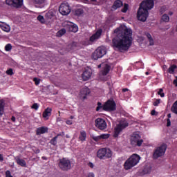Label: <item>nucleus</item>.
<instances>
[{"label":"nucleus","instance_id":"21","mask_svg":"<svg viewBox=\"0 0 177 177\" xmlns=\"http://www.w3.org/2000/svg\"><path fill=\"white\" fill-rule=\"evenodd\" d=\"M111 67L109 64H106L104 68L101 71L102 75H107L110 73Z\"/></svg>","mask_w":177,"mask_h":177},{"label":"nucleus","instance_id":"47","mask_svg":"<svg viewBox=\"0 0 177 177\" xmlns=\"http://www.w3.org/2000/svg\"><path fill=\"white\" fill-rule=\"evenodd\" d=\"M93 139L95 142H99V140H102L100 136L93 137Z\"/></svg>","mask_w":177,"mask_h":177},{"label":"nucleus","instance_id":"56","mask_svg":"<svg viewBox=\"0 0 177 177\" xmlns=\"http://www.w3.org/2000/svg\"><path fill=\"white\" fill-rule=\"evenodd\" d=\"M151 114L152 115H156V110H152V111H151Z\"/></svg>","mask_w":177,"mask_h":177},{"label":"nucleus","instance_id":"43","mask_svg":"<svg viewBox=\"0 0 177 177\" xmlns=\"http://www.w3.org/2000/svg\"><path fill=\"white\" fill-rule=\"evenodd\" d=\"M33 81L35 84V85H38L41 82V79H38L37 77L33 78Z\"/></svg>","mask_w":177,"mask_h":177},{"label":"nucleus","instance_id":"28","mask_svg":"<svg viewBox=\"0 0 177 177\" xmlns=\"http://www.w3.org/2000/svg\"><path fill=\"white\" fill-rule=\"evenodd\" d=\"M96 111H104V105L102 104V102H98L97 104V107H96Z\"/></svg>","mask_w":177,"mask_h":177},{"label":"nucleus","instance_id":"45","mask_svg":"<svg viewBox=\"0 0 177 177\" xmlns=\"http://www.w3.org/2000/svg\"><path fill=\"white\" fill-rule=\"evenodd\" d=\"M143 174H147L150 172V169L147 168V167H145L142 170Z\"/></svg>","mask_w":177,"mask_h":177},{"label":"nucleus","instance_id":"62","mask_svg":"<svg viewBox=\"0 0 177 177\" xmlns=\"http://www.w3.org/2000/svg\"><path fill=\"white\" fill-rule=\"evenodd\" d=\"M169 15L170 16H172V15H174V13H173L172 12H169Z\"/></svg>","mask_w":177,"mask_h":177},{"label":"nucleus","instance_id":"26","mask_svg":"<svg viewBox=\"0 0 177 177\" xmlns=\"http://www.w3.org/2000/svg\"><path fill=\"white\" fill-rule=\"evenodd\" d=\"M176 68H177V66L175 64H173L169 66V68L167 70V73H169V74H174V73H175V70H176Z\"/></svg>","mask_w":177,"mask_h":177},{"label":"nucleus","instance_id":"6","mask_svg":"<svg viewBox=\"0 0 177 177\" xmlns=\"http://www.w3.org/2000/svg\"><path fill=\"white\" fill-rule=\"evenodd\" d=\"M142 143H143V139H142V137H140V135L138 133L132 134V136H131V146H133L134 147H136V146H138V147H140Z\"/></svg>","mask_w":177,"mask_h":177},{"label":"nucleus","instance_id":"2","mask_svg":"<svg viewBox=\"0 0 177 177\" xmlns=\"http://www.w3.org/2000/svg\"><path fill=\"white\" fill-rule=\"evenodd\" d=\"M140 161V156L136 153L131 155L124 164V168L125 171H129L131 168H133L135 165H138Z\"/></svg>","mask_w":177,"mask_h":177},{"label":"nucleus","instance_id":"16","mask_svg":"<svg viewBox=\"0 0 177 177\" xmlns=\"http://www.w3.org/2000/svg\"><path fill=\"white\" fill-rule=\"evenodd\" d=\"M6 3L9 6H13V8H21L23 0H6Z\"/></svg>","mask_w":177,"mask_h":177},{"label":"nucleus","instance_id":"49","mask_svg":"<svg viewBox=\"0 0 177 177\" xmlns=\"http://www.w3.org/2000/svg\"><path fill=\"white\" fill-rule=\"evenodd\" d=\"M167 127H171V120L169 118L167 119Z\"/></svg>","mask_w":177,"mask_h":177},{"label":"nucleus","instance_id":"63","mask_svg":"<svg viewBox=\"0 0 177 177\" xmlns=\"http://www.w3.org/2000/svg\"><path fill=\"white\" fill-rule=\"evenodd\" d=\"M146 75H149V72L145 73Z\"/></svg>","mask_w":177,"mask_h":177},{"label":"nucleus","instance_id":"48","mask_svg":"<svg viewBox=\"0 0 177 177\" xmlns=\"http://www.w3.org/2000/svg\"><path fill=\"white\" fill-rule=\"evenodd\" d=\"M6 177H13L12 174H10V171L7 170L6 171Z\"/></svg>","mask_w":177,"mask_h":177},{"label":"nucleus","instance_id":"5","mask_svg":"<svg viewBox=\"0 0 177 177\" xmlns=\"http://www.w3.org/2000/svg\"><path fill=\"white\" fill-rule=\"evenodd\" d=\"M165 151H167V145H162L160 147H158L153 151V160H157V158H160V157H162L164 154H165Z\"/></svg>","mask_w":177,"mask_h":177},{"label":"nucleus","instance_id":"7","mask_svg":"<svg viewBox=\"0 0 177 177\" xmlns=\"http://www.w3.org/2000/svg\"><path fill=\"white\" fill-rule=\"evenodd\" d=\"M59 167L62 171H68V169H71V161L66 158L60 159Z\"/></svg>","mask_w":177,"mask_h":177},{"label":"nucleus","instance_id":"1","mask_svg":"<svg viewBox=\"0 0 177 177\" xmlns=\"http://www.w3.org/2000/svg\"><path fill=\"white\" fill-rule=\"evenodd\" d=\"M117 35L112 39L113 48L118 49L120 52L128 50L132 45V30L125 28L123 30L118 28L114 30Z\"/></svg>","mask_w":177,"mask_h":177},{"label":"nucleus","instance_id":"17","mask_svg":"<svg viewBox=\"0 0 177 177\" xmlns=\"http://www.w3.org/2000/svg\"><path fill=\"white\" fill-rule=\"evenodd\" d=\"M91 94V90L88 87H84L80 91V97H82L84 100L86 99V96Z\"/></svg>","mask_w":177,"mask_h":177},{"label":"nucleus","instance_id":"50","mask_svg":"<svg viewBox=\"0 0 177 177\" xmlns=\"http://www.w3.org/2000/svg\"><path fill=\"white\" fill-rule=\"evenodd\" d=\"M88 165L90 167V168H93L95 167V165H93V163H92V162H89L88 163Z\"/></svg>","mask_w":177,"mask_h":177},{"label":"nucleus","instance_id":"57","mask_svg":"<svg viewBox=\"0 0 177 177\" xmlns=\"http://www.w3.org/2000/svg\"><path fill=\"white\" fill-rule=\"evenodd\" d=\"M173 84L175 85V86H177V79L174 80Z\"/></svg>","mask_w":177,"mask_h":177},{"label":"nucleus","instance_id":"42","mask_svg":"<svg viewBox=\"0 0 177 177\" xmlns=\"http://www.w3.org/2000/svg\"><path fill=\"white\" fill-rule=\"evenodd\" d=\"M100 136L101 139H109V138H110V134H101Z\"/></svg>","mask_w":177,"mask_h":177},{"label":"nucleus","instance_id":"39","mask_svg":"<svg viewBox=\"0 0 177 177\" xmlns=\"http://www.w3.org/2000/svg\"><path fill=\"white\" fill-rule=\"evenodd\" d=\"M37 20L40 21V23H42V24L45 23V18H44V16L42 15H39L37 17Z\"/></svg>","mask_w":177,"mask_h":177},{"label":"nucleus","instance_id":"32","mask_svg":"<svg viewBox=\"0 0 177 177\" xmlns=\"http://www.w3.org/2000/svg\"><path fill=\"white\" fill-rule=\"evenodd\" d=\"M162 21H165V23H168L169 21V16L168 15H163L161 18Z\"/></svg>","mask_w":177,"mask_h":177},{"label":"nucleus","instance_id":"53","mask_svg":"<svg viewBox=\"0 0 177 177\" xmlns=\"http://www.w3.org/2000/svg\"><path fill=\"white\" fill-rule=\"evenodd\" d=\"M88 177H95V174L89 173L88 175Z\"/></svg>","mask_w":177,"mask_h":177},{"label":"nucleus","instance_id":"4","mask_svg":"<svg viewBox=\"0 0 177 177\" xmlns=\"http://www.w3.org/2000/svg\"><path fill=\"white\" fill-rule=\"evenodd\" d=\"M129 125V123L127 120H120L114 129L113 138H118L122 130L125 129Z\"/></svg>","mask_w":177,"mask_h":177},{"label":"nucleus","instance_id":"10","mask_svg":"<svg viewBox=\"0 0 177 177\" xmlns=\"http://www.w3.org/2000/svg\"><path fill=\"white\" fill-rule=\"evenodd\" d=\"M62 26L64 28H66L69 32H77L78 31V26L71 21H64L62 23Z\"/></svg>","mask_w":177,"mask_h":177},{"label":"nucleus","instance_id":"8","mask_svg":"<svg viewBox=\"0 0 177 177\" xmlns=\"http://www.w3.org/2000/svg\"><path fill=\"white\" fill-rule=\"evenodd\" d=\"M149 17V11L147 10L143 9L142 7H139L137 12V19L140 21H146Z\"/></svg>","mask_w":177,"mask_h":177},{"label":"nucleus","instance_id":"12","mask_svg":"<svg viewBox=\"0 0 177 177\" xmlns=\"http://www.w3.org/2000/svg\"><path fill=\"white\" fill-rule=\"evenodd\" d=\"M117 104L114 100H108L104 104V111H115Z\"/></svg>","mask_w":177,"mask_h":177},{"label":"nucleus","instance_id":"29","mask_svg":"<svg viewBox=\"0 0 177 177\" xmlns=\"http://www.w3.org/2000/svg\"><path fill=\"white\" fill-rule=\"evenodd\" d=\"M66 32H67V30H66V28H62L57 32V37H63V35H64Z\"/></svg>","mask_w":177,"mask_h":177},{"label":"nucleus","instance_id":"35","mask_svg":"<svg viewBox=\"0 0 177 177\" xmlns=\"http://www.w3.org/2000/svg\"><path fill=\"white\" fill-rule=\"evenodd\" d=\"M84 13V10L81 8H78L77 10H75V15L76 16H81Z\"/></svg>","mask_w":177,"mask_h":177},{"label":"nucleus","instance_id":"33","mask_svg":"<svg viewBox=\"0 0 177 177\" xmlns=\"http://www.w3.org/2000/svg\"><path fill=\"white\" fill-rule=\"evenodd\" d=\"M5 110V104L3 102L0 103V117L3 115V111Z\"/></svg>","mask_w":177,"mask_h":177},{"label":"nucleus","instance_id":"24","mask_svg":"<svg viewBox=\"0 0 177 177\" xmlns=\"http://www.w3.org/2000/svg\"><path fill=\"white\" fill-rule=\"evenodd\" d=\"M121 6H122V1L121 0H116L113 3V9H118Z\"/></svg>","mask_w":177,"mask_h":177},{"label":"nucleus","instance_id":"13","mask_svg":"<svg viewBox=\"0 0 177 177\" xmlns=\"http://www.w3.org/2000/svg\"><path fill=\"white\" fill-rule=\"evenodd\" d=\"M140 8H142L145 10L149 12L150 9H153V8H154V0H146L142 1L140 5Z\"/></svg>","mask_w":177,"mask_h":177},{"label":"nucleus","instance_id":"11","mask_svg":"<svg viewBox=\"0 0 177 177\" xmlns=\"http://www.w3.org/2000/svg\"><path fill=\"white\" fill-rule=\"evenodd\" d=\"M59 12L62 15V16H67V15H70L71 12V8H70V5L66 1L61 3L59 7Z\"/></svg>","mask_w":177,"mask_h":177},{"label":"nucleus","instance_id":"19","mask_svg":"<svg viewBox=\"0 0 177 177\" xmlns=\"http://www.w3.org/2000/svg\"><path fill=\"white\" fill-rule=\"evenodd\" d=\"M49 129L46 127H41L36 129V135L39 136V135H44V133H48V131Z\"/></svg>","mask_w":177,"mask_h":177},{"label":"nucleus","instance_id":"36","mask_svg":"<svg viewBox=\"0 0 177 177\" xmlns=\"http://www.w3.org/2000/svg\"><path fill=\"white\" fill-rule=\"evenodd\" d=\"M129 8V5L125 3L123 8L122 9V13H127V12H128Z\"/></svg>","mask_w":177,"mask_h":177},{"label":"nucleus","instance_id":"46","mask_svg":"<svg viewBox=\"0 0 177 177\" xmlns=\"http://www.w3.org/2000/svg\"><path fill=\"white\" fill-rule=\"evenodd\" d=\"M32 109H34V110H38L39 108V106L37 103H34L31 107Z\"/></svg>","mask_w":177,"mask_h":177},{"label":"nucleus","instance_id":"38","mask_svg":"<svg viewBox=\"0 0 177 177\" xmlns=\"http://www.w3.org/2000/svg\"><path fill=\"white\" fill-rule=\"evenodd\" d=\"M163 92H164V90L162 88H160L158 92V95H159L160 97H164L165 96V93H164Z\"/></svg>","mask_w":177,"mask_h":177},{"label":"nucleus","instance_id":"15","mask_svg":"<svg viewBox=\"0 0 177 177\" xmlns=\"http://www.w3.org/2000/svg\"><path fill=\"white\" fill-rule=\"evenodd\" d=\"M102 32H103V29H98L95 33H94L91 37H90L88 40V45H93L94 42H96L100 37H102Z\"/></svg>","mask_w":177,"mask_h":177},{"label":"nucleus","instance_id":"55","mask_svg":"<svg viewBox=\"0 0 177 177\" xmlns=\"http://www.w3.org/2000/svg\"><path fill=\"white\" fill-rule=\"evenodd\" d=\"M2 161H3V156L0 154V162H2Z\"/></svg>","mask_w":177,"mask_h":177},{"label":"nucleus","instance_id":"61","mask_svg":"<svg viewBox=\"0 0 177 177\" xmlns=\"http://www.w3.org/2000/svg\"><path fill=\"white\" fill-rule=\"evenodd\" d=\"M3 30H4V31H9V29H6V28H3Z\"/></svg>","mask_w":177,"mask_h":177},{"label":"nucleus","instance_id":"20","mask_svg":"<svg viewBox=\"0 0 177 177\" xmlns=\"http://www.w3.org/2000/svg\"><path fill=\"white\" fill-rule=\"evenodd\" d=\"M15 161L18 165H20L21 167H27V163L26 162V160L24 159L20 158V157L17 156L15 158Z\"/></svg>","mask_w":177,"mask_h":177},{"label":"nucleus","instance_id":"9","mask_svg":"<svg viewBox=\"0 0 177 177\" xmlns=\"http://www.w3.org/2000/svg\"><path fill=\"white\" fill-rule=\"evenodd\" d=\"M106 53H107V50H106L104 47H98L94 53H93L92 57L94 60H97V59L103 57Z\"/></svg>","mask_w":177,"mask_h":177},{"label":"nucleus","instance_id":"40","mask_svg":"<svg viewBox=\"0 0 177 177\" xmlns=\"http://www.w3.org/2000/svg\"><path fill=\"white\" fill-rule=\"evenodd\" d=\"M6 73L7 75H13V74H15V73H13L12 68L8 69Z\"/></svg>","mask_w":177,"mask_h":177},{"label":"nucleus","instance_id":"18","mask_svg":"<svg viewBox=\"0 0 177 177\" xmlns=\"http://www.w3.org/2000/svg\"><path fill=\"white\" fill-rule=\"evenodd\" d=\"M92 77V71L89 69H86L82 74L83 81H88Z\"/></svg>","mask_w":177,"mask_h":177},{"label":"nucleus","instance_id":"51","mask_svg":"<svg viewBox=\"0 0 177 177\" xmlns=\"http://www.w3.org/2000/svg\"><path fill=\"white\" fill-rule=\"evenodd\" d=\"M66 124H67V125H71L73 124V121H71V120H66Z\"/></svg>","mask_w":177,"mask_h":177},{"label":"nucleus","instance_id":"23","mask_svg":"<svg viewBox=\"0 0 177 177\" xmlns=\"http://www.w3.org/2000/svg\"><path fill=\"white\" fill-rule=\"evenodd\" d=\"M79 140L81 142H85V140H86V132L85 131H80V135L79 136Z\"/></svg>","mask_w":177,"mask_h":177},{"label":"nucleus","instance_id":"31","mask_svg":"<svg viewBox=\"0 0 177 177\" xmlns=\"http://www.w3.org/2000/svg\"><path fill=\"white\" fill-rule=\"evenodd\" d=\"M45 17L47 19V20H50L53 17V12L50 11L46 13Z\"/></svg>","mask_w":177,"mask_h":177},{"label":"nucleus","instance_id":"22","mask_svg":"<svg viewBox=\"0 0 177 177\" xmlns=\"http://www.w3.org/2000/svg\"><path fill=\"white\" fill-rule=\"evenodd\" d=\"M52 115V109L50 108H47L43 113V118H48V117H50Z\"/></svg>","mask_w":177,"mask_h":177},{"label":"nucleus","instance_id":"41","mask_svg":"<svg viewBox=\"0 0 177 177\" xmlns=\"http://www.w3.org/2000/svg\"><path fill=\"white\" fill-rule=\"evenodd\" d=\"M34 2L37 5H42V3H45V0H34Z\"/></svg>","mask_w":177,"mask_h":177},{"label":"nucleus","instance_id":"25","mask_svg":"<svg viewBox=\"0 0 177 177\" xmlns=\"http://www.w3.org/2000/svg\"><path fill=\"white\" fill-rule=\"evenodd\" d=\"M60 136V134H57L50 140L49 143H50L53 146H56V145H57V138H59Z\"/></svg>","mask_w":177,"mask_h":177},{"label":"nucleus","instance_id":"14","mask_svg":"<svg viewBox=\"0 0 177 177\" xmlns=\"http://www.w3.org/2000/svg\"><path fill=\"white\" fill-rule=\"evenodd\" d=\"M95 125L96 128H98V129H100L101 131H104V129L107 128V123L106 122V120L100 118H98L95 120Z\"/></svg>","mask_w":177,"mask_h":177},{"label":"nucleus","instance_id":"34","mask_svg":"<svg viewBox=\"0 0 177 177\" xmlns=\"http://www.w3.org/2000/svg\"><path fill=\"white\" fill-rule=\"evenodd\" d=\"M68 47L71 50H74L77 48V42L73 41L71 44L68 45Z\"/></svg>","mask_w":177,"mask_h":177},{"label":"nucleus","instance_id":"30","mask_svg":"<svg viewBox=\"0 0 177 177\" xmlns=\"http://www.w3.org/2000/svg\"><path fill=\"white\" fill-rule=\"evenodd\" d=\"M171 110L174 114H177V100L173 104Z\"/></svg>","mask_w":177,"mask_h":177},{"label":"nucleus","instance_id":"27","mask_svg":"<svg viewBox=\"0 0 177 177\" xmlns=\"http://www.w3.org/2000/svg\"><path fill=\"white\" fill-rule=\"evenodd\" d=\"M146 37L149 39L150 46H153V45H154V40L153 39L150 33H146Z\"/></svg>","mask_w":177,"mask_h":177},{"label":"nucleus","instance_id":"64","mask_svg":"<svg viewBox=\"0 0 177 177\" xmlns=\"http://www.w3.org/2000/svg\"><path fill=\"white\" fill-rule=\"evenodd\" d=\"M74 118V116H71V119L73 120Z\"/></svg>","mask_w":177,"mask_h":177},{"label":"nucleus","instance_id":"58","mask_svg":"<svg viewBox=\"0 0 177 177\" xmlns=\"http://www.w3.org/2000/svg\"><path fill=\"white\" fill-rule=\"evenodd\" d=\"M41 159H42V160H48V158H47L46 156H42V157H41Z\"/></svg>","mask_w":177,"mask_h":177},{"label":"nucleus","instance_id":"60","mask_svg":"<svg viewBox=\"0 0 177 177\" xmlns=\"http://www.w3.org/2000/svg\"><path fill=\"white\" fill-rule=\"evenodd\" d=\"M167 117H168V118L169 120V118H171V113L167 114Z\"/></svg>","mask_w":177,"mask_h":177},{"label":"nucleus","instance_id":"54","mask_svg":"<svg viewBox=\"0 0 177 177\" xmlns=\"http://www.w3.org/2000/svg\"><path fill=\"white\" fill-rule=\"evenodd\" d=\"M11 121H12V122H16V118L15 116H12Z\"/></svg>","mask_w":177,"mask_h":177},{"label":"nucleus","instance_id":"52","mask_svg":"<svg viewBox=\"0 0 177 177\" xmlns=\"http://www.w3.org/2000/svg\"><path fill=\"white\" fill-rule=\"evenodd\" d=\"M128 91H129V89H128V88H127L122 89V92L123 93H125V92H128Z\"/></svg>","mask_w":177,"mask_h":177},{"label":"nucleus","instance_id":"59","mask_svg":"<svg viewBox=\"0 0 177 177\" xmlns=\"http://www.w3.org/2000/svg\"><path fill=\"white\" fill-rule=\"evenodd\" d=\"M41 153V151H40L39 149L36 150V153H37V154H38V153Z\"/></svg>","mask_w":177,"mask_h":177},{"label":"nucleus","instance_id":"3","mask_svg":"<svg viewBox=\"0 0 177 177\" xmlns=\"http://www.w3.org/2000/svg\"><path fill=\"white\" fill-rule=\"evenodd\" d=\"M97 157L100 158V160L111 158V157H113V152L110 149L102 148L97 151Z\"/></svg>","mask_w":177,"mask_h":177},{"label":"nucleus","instance_id":"44","mask_svg":"<svg viewBox=\"0 0 177 177\" xmlns=\"http://www.w3.org/2000/svg\"><path fill=\"white\" fill-rule=\"evenodd\" d=\"M160 102H161L160 99H157V100H156L155 102H153V105L155 106H158V104H160Z\"/></svg>","mask_w":177,"mask_h":177},{"label":"nucleus","instance_id":"37","mask_svg":"<svg viewBox=\"0 0 177 177\" xmlns=\"http://www.w3.org/2000/svg\"><path fill=\"white\" fill-rule=\"evenodd\" d=\"M5 50L6 52H10V50H12V44H8L7 45H6Z\"/></svg>","mask_w":177,"mask_h":177}]
</instances>
